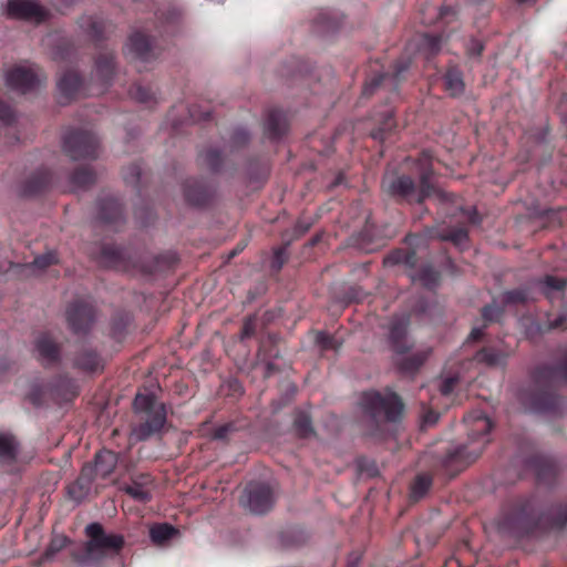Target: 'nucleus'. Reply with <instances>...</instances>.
Listing matches in <instances>:
<instances>
[{"label":"nucleus","mask_w":567,"mask_h":567,"mask_svg":"<svg viewBox=\"0 0 567 567\" xmlns=\"http://www.w3.org/2000/svg\"><path fill=\"white\" fill-rule=\"evenodd\" d=\"M440 42L441 38L425 34L422 38V47L430 52H436L439 50Z\"/></svg>","instance_id":"obj_28"},{"label":"nucleus","mask_w":567,"mask_h":567,"mask_svg":"<svg viewBox=\"0 0 567 567\" xmlns=\"http://www.w3.org/2000/svg\"><path fill=\"white\" fill-rule=\"evenodd\" d=\"M445 85H446L447 91L452 95H458L464 90V83H463L462 76L457 71H454V70L447 72V74L445 75Z\"/></svg>","instance_id":"obj_22"},{"label":"nucleus","mask_w":567,"mask_h":567,"mask_svg":"<svg viewBox=\"0 0 567 567\" xmlns=\"http://www.w3.org/2000/svg\"><path fill=\"white\" fill-rule=\"evenodd\" d=\"M91 311L84 306H73L68 310V321L75 332L84 331L91 324Z\"/></svg>","instance_id":"obj_10"},{"label":"nucleus","mask_w":567,"mask_h":567,"mask_svg":"<svg viewBox=\"0 0 567 567\" xmlns=\"http://www.w3.org/2000/svg\"><path fill=\"white\" fill-rule=\"evenodd\" d=\"M124 491L134 499L146 503L151 499V488L148 484H140L134 482L124 487Z\"/></svg>","instance_id":"obj_19"},{"label":"nucleus","mask_w":567,"mask_h":567,"mask_svg":"<svg viewBox=\"0 0 567 567\" xmlns=\"http://www.w3.org/2000/svg\"><path fill=\"white\" fill-rule=\"evenodd\" d=\"M37 349L40 355L48 361H52L58 357V348L48 337H42L38 340Z\"/></svg>","instance_id":"obj_21"},{"label":"nucleus","mask_w":567,"mask_h":567,"mask_svg":"<svg viewBox=\"0 0 567 567\" xmlns=\"http://www.w3.org/2000/svg\"><path fill=\"white\" fill-rule=\"evenodd\" d=\"M12 116V111L0 102V118L4 122H10Z\"/></svg>","instance_id":"obj_35"},{"label":"nucleus","mask_w":567,"mask_h":567,"mask_svg":"<svg viewBox=\"0 0 567 567\" xmlns=\"http://www.w3.org/2000/svg\"><path fill=\"white\" fill-rule=\"evenodd\" d=\"M566 522H567V514L566 513L559 514V517L557 518V524L559 526H563Z\"/></svg>","instance_id":"obj_41"},{"label":"nucleus","mask_w":567,"mask_h":567,"mask_svg":"<svg viewBox=\"0 0 567 567\" xmlns=\"http://www.w3.org/2000/svg\"><path fill=\"white\" fill-rule=\"evenodd\" d=\"M540 285L544 293L553 298L556 292H560L566 287V280L554 276H546L540 281Z\"/></svg>","instance_id":"obj_20"},{"label":"nucleus","mask_w":567,"mask_h":567,"mask_svg":"<svg viewBox=\"0 0 567 567\" xmlns=\"http://www.w3.org/2000/svg\"><path fill=\"white\" fill-rule=\"evenodd\" d=\"M430 354H431V350L426 349V350L415 352L409 358H403V359L398 358L396 362L403 371H412V370H416L419 367H421L426 361V359L430 357Z\"/></svg>","instance_id":"obj_16"},{"label":"nucleus","mask_w":567,"mask_h":567,"mask_svg":"<svg viewBox=\"0 0 567 567\" xmlns=\"http://www.w3.org/2000/svg\"><path fill=\"white\" fill-rule=\"evenodd\" d=\"M227 431H228L227 426L219 427L216 430L214 436L216 439H224L226 436Z\"/></svg>","instance_id":"obj_40"},{"label":"nucleus","mask_w":567,"mask_h":567,"mask_svg":"<svg viewBox=\"0 0 567 567\" xmlns=\"http://www.w3.org/2000/svg\"><path fill=\"white\" fill-rule=\"evenodd\" d=\"M413 189V181L408 176L399 177L393 184H392V190L401 194L406 195Z\"/></svg>","instance_id":"obj_25"},{"label":"nucleus","mask_w":567,"mask_h":567,"mask_svg":"<svg viewBox=\"0 0 567 567\" xmlns=\"http://www.w3.org/2000/svg\"><path fill=\"white\" fill-rule=\"evenodd\" d=\"M481 334H482V331L480 329H473L470 334V338L473 340H476L480 338Z\"/></svg>","instance_id":"obj_42"},{"label":"nucleus","mask_w":567,"mask_h":567,"mask_svg":"<svg viewBox=\"0 0 567 567\" xmlns=\"http://www.w3.org/2000/svg\"><path fill=\"white\" fill-rule=\"evenodd\" d=\"M475 361L488 367L503 365L506 361V354L495 349H484L474 357Z\"/></svg>","instance_id":"obj_15"},{"label":"nucleus","mask_w":567,"mask_h":567,"mask_svg":"<svg viewBox=\"0 0 567 567\" xmlns=\"http://www.w3.org/2000/svg\"><path fill=\"white\" fill-rule=\"evenodd\" d=\"M52 256H41V257H37L32 265L35 267V268H40V269H43L45 267H48L51 262H52Z\"/></svg>","instance_id":"obj_33"},{"label":"nucleus","mask_w":567,"mask_h":567,"mask_svg":"<svg viewBox=\"0 0 567 567\" xmlns=\"http://www.w3.org/2000/svg\"><path fill=\"white\" fill-rule=\"evenodd\" d=\"M560 323L559 322H555L554 324H550L551 328H556V327H559Z\"/></svg>","instance_id":"obj_45"},{"label":"nucleus","mask_w":567,"mask_h":567,"mask_svg":"<svg viewBox=\"0 0 567 567\" xmlns=\"http://www.w3.org/2000/svg\"><path fill=\"white\" fill-rule=\"evenodd\" d=\"M468 420L473 422L470 434L471 444H476V446L472 449H470L466 445L456 447L447 456L446 462L449 464H452L454 462H464L466 464L470 463L471 461L478 457L483 449L488 443L486 435L493 427L492 421L482 413L471 415Z\"/></svg>","instance_id":"obj_2"},{"label":"nucleus","mask_w":567,"mask_h":567,"mask_svg":"<svg viewBox=\"0 0 567 567\" xmlns=\"http://www.w3.org/2000/svg\"><path fill=\"white\" fill-rule=\"evenodd\" d=\"M93 478L92 465L83 466L79 478L68 487L70 497L75 502L82 501L89 494Z\"/></svg>","instance_id":"obj_9"},{"label":"nucleus","mask_w":567,"mask_h":567,"mask_svg":"<svg viewBox=\"0 0 567 567\" xmlns=\"http://www.w3.org/2000/svg\"><path fill=\"white\" fill-rule=\"evenodd\" d=\"M561 377L567 381V362L564 364V367L560 369Z\"/></svg>","instance_id":"obj_43"},{"label":"nucleus","mask_w":567,"mask_h":567,"mask_svg":"<svg viewBox=\"0 0 567 567\" xmlns=\"http://www.w3.org/2000/svg\"><path fill=\"white\" fill-rule=\"evenodd\" d=\"M90 538L86 543V559L97 560L111 553H117L123 544L124 538L118 534H105L99 523H92L85 528Z\"/></svg>","instance_id":"obj_3"},{"label":"nucleus","mask_w":567,"mask_h":567,"mask_svg":"<svg viewBox=\"0 0 567 567\" xmlns=\"http://www.w3.org/2000/svg\"><path fill=\"white\" fill-rule=\"evenodd\" d=\"M439 419V414L435 413V412H429L427 414L424 415V423L425 424H429V425H432L434 424Z\"/></svg>","instance_id":"obj_36"},{"label":"nucleus","mask_w":567,"mask_h":567,"mask_svg":"<svg viewBox=\"0 0 567 567\" xmlns=\"http://www.w3.org/2000/svg\"><path fill=\"white\" fill-rule=\"evenodd\" d=\"M408 323V319L403 317L392 322L390 327V338L393 342L394 351L400 355L406 351V348L401 346L399 341L405 336Z\"/></svg>","instance_id":"obj_13"},{"label":"nucleus","mask_w":567,"mask_h":567,"mask_svg":"<svg viewBox=\"0 0 567 567\" xmlns=\"http://www.w3.org/2000/svg\"><path fill=\"white\" fill-rule=\"evenodd\" d=\"M176 533V529L171 525L159 524L151 528L150 536L153 543L157 545H163L168 539H171Z\"/></svg>","instance_id":"obj_18"},{"label":"nucleus","mask_w":567,"mask_h":567,"mask_svg":"<svg viewBox=\"0 0 567 567\" xmlns=\"http://www.w3.org/2000/svg\"><path fill=\"white\" fill-rule=\"evenodd\" d=\"M78 365L81 368L89 370V371H95L100 368V361L95 353L93 352H86L78 358L76 360Z\"/></svg>","instance_id":"obj_23"},{"label":"nucleus","mask_w":567,"mask_h":567,"mask_svg":"<svg viewBox=\"0 0 567 567\" xmlns=\"http://www.w3.org/2000/svg\"><path fill=\"white\" fill-rule=\"evenodd\" d=\"M80 78L74 72L64 74L58 82L59 91L65 97L71 96L80 86Z\"/></svg>","instance_id":"obj_17"},{"label":"nucleus","mask_w":567,"mask_h":567,"mask_svg":"<svg viewBox=\"0 0 567 567\" xmlns=\"http://www.w3.org/2000/svg\"><path fill=\"white\" fill-rule=\"evenodd\" d=\"M501 315V309L496 306H487L483 309V317L487 321L496 320Z\"/></svg>","instance_id":"obj_30"},{"label":"nucleus","mask_w":567,"mask_h":567,"mask_svg":"<svg viewBox=\"0 0 567 567\" xmlns=\"http://www.w3.org/2000/svg\"><path fill=\"white\" fill-rule=\"evenodd\" d=\"M470 50H471V52H472L473 54L478 55V54H481V52H482V50H483V45H482V43H481V42H478V41H474V42H473V47H472Z\"/></svg>","instance_id":"obj_39"},{"label":"nucleus","mask_w":567,"mask_h":567,"mask_svg":"<svg viewBox=\"0 0 567 567\" xmlns=\"http://www.w3.org/2000/svg\"><path fill=\"white\" fill-rule=\"evenodd\" d=\"M504 299L507 303H518L529 300L528 291L525 289H516L504 293Z\"/></svg>","instance_id":"obj_26"},{"label":"nucleus","mask_w":567,"mask_h":567,"mask_svg":"<svg viewBox=\"0 0 567 567\" xmlns=\"http://www.w3.org/2000/svg\"><path fill=\"white\" fill-rule=\"evenodd\" d=\"M132 96L140 102H146L148 99V92L142 86H136L134 91H132Z\"/></svg>","instance_id":"obj_32"},{"label":"nucleus","mask_w":567,"mask_h":567,"mask_svg":"<svg viewBox=\"0 0 567 567\" xmlns=\"http://www.w3.org/2000/svg\"><path fill=\"white\" fill-rule=\"evenodd\" d=\"M326 339H327V336H326V334H323V333H318L317 340H318L319 342H324V341H326Z\"/></svg>","instance_id":"obj_44"},{"label":"nucleus","mask_w":567,"mask_h":567,"mask_svg":"<svg viewBox=\"0 0 567 567\" xmlns=\"http://www.w3.org/2000/svg\"><path fill=\"white\" fill-rule=\"evenodd\" d=\"M43 79L40 71L31 66H16L6 75L7 85L21 93L33 90Z\"/></svg>","instance_id":"obj_6"},{"label":"nucleus","mask_w":567,"mask_h":567,"mask_svg":"<svg viewBox=\"0 0 567 567\" xmlns=\"http://www.w3.org/2000/svg\"><path fill=\"white\" fill-rule=\"evenodd\" d=\"M97 145V138L93 134L74 132L65 137L63 148L72 159H84L95 155Z\"/></svg>","instance_id":"obj_5"},{"label":"nucleus","mask_w":567,"mask_h":567,"mask_svg":"<svg viewBox=\"0 0 567 567\" xmlns=\"http://www.w3.org/2000/svg\"><path fill=\"white\" fill-rule=\"evenodd\" d=\"M128 50L135 58L146 60L151 51L150 40L143 34H134L130 38Z\"/></svg>","instance_id":"obj_12"},{"label":"nucleus","mask_w":567,"mask_h":567,"mask_svg":"<svg viewBox=\"0 0 567 567\" xmlns=\"http://www.w3.org/2000/svg\"><path fill=\"white\" fill-rule=\"evenodd\" d=\"M254 331H255L254 319L249 318L245 321V324L243 328V337L248 338L254 333Z\"/></svg>","instance_id":"obj_34"},{"label":"nucleus","mask_w":567,"mask_h":567,"mask_svg":"<svg viewBox=\"0 0 567 567\" xmlns=\"http://www.w3.org/2000/svg\"><path fill=\"white\" fill-rule=\"evenodd\" d=\"M298 426L303 434H307L310 431V422L307 419L299 421Z\"/></svg>","instance_id":"obj_38"},{"label":"nucleus","mask_w":567,"mask_h":567,"mask_svg":"<svg viewBox=\"0 0 567 567\" xmlns=\"http://www.w3.org/2000/svg\"><path fill=\"white\" fill-rule=\"evenodd\" d=\"M436 272L433 271L432 269L430 268H426L422 271V275H421V280L422 282L425 285V286H429L431 285L432 282H434L436 280Z\"/></svg>","instance_id":"obj_31"},{"label":"nucleus","mask_w":567,"mask_h":567,"mask_svg":"<svg viewBox=\"0 0 567 567\" xmlns=\"http://www.w3.org/2000/svg\"><path fill=\"white\" fill-rule=\"evenodd\" d=\"M7 11L11 17L35 21H41L45 17V11L35 0H9Z\"/></svg>","instance_id":"obj_8"},{"label":"nucleus","mask_w":567,"mask_h":567,"mask_svg":"<svg viewBox=\"0 0 567 567\" xmlns=\"http://www.w3.org/2000/svg\"><path fill=\"white\" fill-rule=\"evenodd\" d=\"M453 385H454L453 379L446 380L442 385V389H441L442 393L449 394L453 390Z\"/></svg>","instance_id":"obj_37"},{"label":"nucleus","mask_w":567,"mask_h":567,"mask_svg":"<svg viewBox=\"0 0 567 567\" xmlns=\"http://www.w3.org/2000/svg\"><path fill=\"white\" fill-rule=\"evenodd\" d=\"M95 181V175L89 169H81L73 174L72 183L76 187H85Z\"/></svg>","instance_id":"obj_24"},{"label":"nucleus","mask_w":567,"mask_h":567,"mask_svg":"<svg viewBox=\"0 0 567 567\" xmlns=\"http://www.w3.org/2000/svg\"><path fill=\"white\" fill-rule=\"evenodd\" d=\"M441 238L445 239V240H452L455 244L461 245L462 243H464L466 240L467 234L464 229H457V230L451 233L450 235L441 236Z\"/></svg>","instance_id":"obj_29"},{"label":"nucleus","mask_w":567,"mask_h":567,"mask_svg":"<svg viewBox=\"0 0 567 567\" xmlns=\"http://www.w3.org/2000/svg\"><path fill=\"white\" fill-rule=\"evenodd\" d=\"M117 456L111 451H103L96 454L93 467V477H107L115 468Z\"/></svg>","instance_id":"obj_11"},{"label":"nucleus","mask_w":567,"mask_h":567,"mask_svg":"<svg viewBox=\"0 0 567 567\" xmlns=\"http://www.w3.org/2000/svg\"><path fill=\"white\" fill-rule=\"evenodd\" d=\"M431 480L427 476H419L412 486L414 497H421L429 489Z\"/></svg>","instance_id":"obj_27"},{"label":"nucleus","mask_w":567,"mask_h":567,"mask_svg":"<svg viewBox=\"0 0 567 567\" xmlns=\"http://www.w3.org/2000/svg\"><path fill=\"white\" fill-rule=\"evenodd\" d=\"M406 69H408V65H404L402 69H400V70L398 71V73H400V72H402V71H404V70H406Z\"/></svg>","instance_id":"obj_46"},{"label":"nucleus","mask_w":567,"mask_h":567,"mask_svg":"<svg viewBox=\"0 0 567 567\" xmlns=\"http://www.w3.org/2000/svg\"><path fill=\"white\" fill-rule=\"evenodd\" d=\"M364 409L373 416L383 412L388 420L394 421L401 415L403 404L394 393L381 395L378 392H365L362 398Z\"/></svg>","instance_id":"obj_4"},{"label":"nucleus","mask_w":567,"mask_h":567,"mask_svg":"<svg viewBox=\"0 0 567 567\" xmlns=\"http://www.w3.org/2000/svg\"><path fill=\"white\" fill-rule=\"evenodd\" d=\"M18 444L13 436L0 433V462L9 463L16 458Z\"/></svg>","instance_id":"obj_14"},{"label":"nucleus","mask_w":567,"mask_h":567,"mask_svg":"<svg viewBox=\"0 0 567 567\" xmlns=\"http://www.w3.org/2000/svg\"><path fill=\"white\" fill-rule=\"evenodd\" d=\"M134 409L137 412L148 413L145 423L132 431V436L136 441H144L163 427L166 421V411L164 405L155 400L154 394L137 393L134 400Z\"/></svg>","instance_id":"obj_1"},{"label":"nucleus","mask_w":567,"mask_h":567,"mask_svg":"<svg viewBox=\"0 0 567 567\" xmlns=\"http://www.w3.org/2000/svg\"><path fill=\"white\" fill-rule=\"evenodd\" d=\"M245 506L254 514H264L274 504V496L266 485H250L245 495Z\"/></svg>","instance_id":"obj_7"}]
</instances>
